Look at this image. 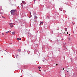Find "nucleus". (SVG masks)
Wrapping results in <instances>:
<instances>
[{
    "instance_id": "f257e3e1",
    "label": "nucleus",
    "mask_w": 77,
    "mask_h": 77,
    "mask_svg": "<svg viewBox=\"0 0 77 77\" xmlns=\"http://www.w3.org/2000/svg\"><path fill=\"white\" fill-rule=\"evenodd\" d=\"M16 11V10H12L11 11V14L12 15H16V14H15V11Z\"/></svg>"
},
{
    "instance_id": "f03ea898",
    "label": "nucleus",
    "mask_w": 77,
    "mask_h": 77,
    "mask_svg": "<svg viewBox=\"0 0 77 77\" xmlns=\"http://www.w3.org/2000/svg\"><path fill=\"white\" fill-rule=\"evenodd\" d=\"M28 6V5L27 4H25L24 5V8H26Z\"/></svg>"
},
{
    "instance_id": "7ed1b4c3",
    "label": "nucleus",
    "mask_w": 77,
    "mask_h": 77,
    "mask_svg": "<svg viewBox=\"0 0 77 77\" xmlns=\"http://www.w3.org/2000/svg\"><path fill=\"white\" fill-rule=\"evenodd\" d=\"M13 23H9V24L10 25V26H13L12 24H13Z\"/></svg>"
},
{
    "instance_id": "20e7f679",
    "label": "nucleus",
    "mask_w": 77,
    "mask_h": 77,
    "mask_svg": "<svg viewBox=\"0 0 77 77\" xmlns=\"http://www.w3.org/2000/svg\"><path fill=\"white\" fill-rule=\"evenodd\" d=\"M17 40H21V38H17Z\"/></svg>"
},
{
    "instance_id": "39448f33",
    "label": "nucleus",
    "mask_w": 77,
    "mask_h": 77,
    "mask_svg": "<svg viewBox=\"0 0 77 77\" xmlns=\"http://www.w3.org/2000/svg\"><path fill=\"white\" fill-rule=\"evenodd\" d=\"M22 2L23 4H26L25 2V1H22Z\"/></svg>"
},
{
    "instance_id": "423d86ee",
    "label": "nucleus",
    "mask_w": 77,
    "mask_h": 77,
    "mask_svg": "<svg viewBox=\"0 0 77 77\" xmlns=\"http://www.w3.org/2000/svg\"><path fill=\"white\" fill-rule=\"evenodd\" d=\"M21 51V49H18V52H20V51Z\"/></svg>"
},
{
    "instance_id": "0eeeda50",
    "label": "nucleus",
    "mask_w": 77,
    "mask_h": 77,
    "mask_svg": "<svg viewBox=\"0 0 77 77\" xmlns=\"http://www.w3.org/2000/svg\"><path fill=\"white\" fill-rule=\"evenodd\" d=\"M15 33V32H12V34L13 35H14Z\"/></svg>"
},
{
    "instance_id": "6e6552de",
    "label": "nucleus",
    "mask_w": 77,
    "mask_h": 77,
    "mask_svg": "<svg viewBox=\"0 0 77 77\" xmlns=\"http://www.w3.org/2000/svg\"><path fill=\"white\" fill-rule=\"evenodd\" d=\"M40 25H42L43 24V23L42 22H41V23L40 24Z\"/></svg>"
},
{
    "instance_id": "1a4fd4ad",
    "label": "nucleus",
    "mask_w": 77,
    "mask_h": 77,
    "mask_svg": "<svg viewBox=\"0 0 77 77\" xmlns=\"http://www.w3.org/2000/svg\"><path fill=\"white\" fill-rule=\"evenodd\" d=\"M34 18H35V19H36V18H37V17H36V16H34Z\"/></svg>"
},
{
    "instance_id": "9d476101",
    "label": "nucleus",
    "mask_w": 77,
    "mask_h": 77,
    "mask_svg": "<svg viewBox=\"0 0 77 77\" xmlns=\"http://www.w3.org/2000/svg\"><path fill=\"white\" fill-rule=\"evenodd\" d=\"M10 26L11 27V28H12V27H13V25H12V26Z\"/></svg>"
},
{
    "instance_id": "9b49d317",
    "label": "nucleus",
    "mask_w": 77,
    "mask_h": 77,
    "mask_svg": "<svg viewBox=\"0 0 77 77\" xmlns=\"http://www.w3.org/2000/svg\"><path fill=\"white\" fill-rule=\"evenodd\" d=\"M10 31H8L5 32L7 34Z\"/></svg>"
},
{
    "instance_id": "f8f14e48",
    "label": "nucleus",
    "mask_w": 77,
    "mask_h": 77,
    "mask_svg": "<svg viewBox=\"0 0 77 77\" xmlns=\"http://www.w3.org/2000/svg\"><path fill=\"white\" fill-rule=\"evenodd\" d=\"M65 30L66 31H67V29H66V28H65Z\"/></svg>"
},
{
    "instance_id": "ddd939ff",
    "label": "nucleus",
    "mask_w": 77,
    "mask_h": 77,
    "mask_svg": "<svg viewBox=\"0 0 77 77\" xmlns=\"http://www.w3.org/2000/svg\"><path fill=\"white\" fill-rule=\"evenodd\" d=\"M38 68L39 69H40L41 68V67H40V66L38 67Z\"/></svg>"
},
{
    "instance_id": "4468645a",
    "label": "nucleus",
    "mask_w": 77,
    "mask_h": 77,
    "mask_svg": "<svg viewBox=\"0 0 77 77\" xmlns=\"http://www.w3.org/2000/svg\"><path fill=\"white\" fill-rule=\"evenodd\" d=\"M6 51L5 50H4V51H3V52H5Z\"/></svg>"
},
{
    "instance_id": "2eb2a0df",
    "label": "nucleus",
    "mask_w": 77,
    "mask_h": 77,
    "mask_svg": "<svg viewBox=\"0 0 77 77\" xmlns=\"http://www.w3.org/2000/svg\"><path fill=\"white\" fill-rule=\"evenodd\" d=\"M64 34H65V35H66V33L65 32H64Z\"/></svg>"
},
{
    "instance_id": "dca6fc26",
    "label": "nucleus",
    "mask_w": 77,
    "mask_h": 77,
    "mask_svg": "<svg viewBox=\"0 0 77 77\" xmlns=\"http://www.w3.org/2000/svg\"><path fill=\"white\" fill-rule=\"evenodd\" d=\"M2 34L3 35H4V34L3 33H2Z\"/></svg>"
},
{
    "instance_id": "f3484780",
    "label": "nucleus",
    "mask_w": 77,
    "mask_h": 77,
    "mask_svg": "<svg viewBox=\"0 0 77 77\" xmlns=\"http://www.w3.org/2000/svg\"><path fill=\"white\" fill-rule=\"evenodd\" d=\"M75 23H73V25H74L75 24Z\"/></svg>"
},
{
    "instance_id": "a211bd4d",
    "label": "nucleus",
    "mask_w": 77,
    "mask_h": 77,
    "mask_svg": "<svg viewBox=\"0 0 77 77\" xmlns=\"http://www.w3.org/2000/svg\"><path fill=\"white\" fill-rule=\"evenodd\" d=\"M68 32H67V35L68 34Z\"/></svg>"
},
{
    "instance_id": "6ab92c4d",
    "label": "nucleus",
    "mask_w": 77,
    "mask_h": 77,
    "mask_svg": "<svg viewBox=\"0 0 77 77\" xmlns=\"http://www.w3.org/2000/svg\"><path fill=\"white\" fill-rule=\"evenodd\" d=\"M18 56V55H17V57Z\"/></svg>"
},
{
    "instance_id": "aec40b11",
    "label": "nucleus",
    "mask_w": 77,
    "mask_h": 77,
    "mask_svg": "<svg viewBox=\"0 0 77 77\" xmlns=\"http://www.w3.org/2000/svg\"><path fill=\"white\" fill-rule=\"evenodd\" d=\"M56 65L57 66V65H58V64H56Z\"/></svg>"
},
{
    "instance_id": "412c9836",
    "label": "nucleus",
    "mask_w": 77,
    "mask_h": 77,
    "mask_svg": "<svg viewBox=\"0 0 77 77\" xmlns=\"http://www.w3.org/2000/svg\"><path fill=\"white\" fill-rule=\"evenodd\" d=\"M21 6L22 5V3L21 4Z\"/></svg>"
},
{
    "instance_id": "4be33fe9",
    "label": "nucleus",
    "mask_w": 77,
    "mask_h": 77,
    "mask_svg": "<svg viewBox=\"0 0 77 77\" xmlns=\"http://www.w3.org/2000/svg\"><path fill=\"white\" fill-rule=\"evenodd\" d=\"M10 44L12 45V43H11V44Z\"/></svg>"
},
{
    "instance_id": "5701e85b",
    "label": "nucleus",
    "mask_w": 77,
    "mask_h": 77,
    "mask_svg": "<svg viewBox=\"0 0 77 77\" xmlns=\"http://www.w3.org/2000/svg\"><path fill=\"white\" fill-rule=\"evenodd\" d=\"M2 17L3 18H4V17H3L2 16Z\"/></svg>"
},
{
    "instance_id": "b1692460",
    "label": "nucleus",
    "mask_w": 77,
    "mask_h": 77,
    "mask_svg": "<svg viewBox=\"0 0 77 77\" xmlns=\"http://www.w3.org/2000/svg\"><path fill=\"white\" fill-rule=\"evenodd\" d=\"M34 1H35V0H34Z\"/></svg>"
},
{
    "instance_id": "393cba45",
    "label": "nucleus",
    "mask_w": 77,
    "mask_h": 77,
    "mask_svg": "<svg viewBox=\"0 0 77 77\" xmlns=\"http://www.w3.org/2000/svg\"><path fill=\"white\" fill-rule=\"evenodd\" d=\"M63 70H64V68H63Z\"/></svg>"
},
{
    "instance_id": "a878e982",
    "label": "nucleus",
    "mask_w": 77,
    "mask_h": 77,
    "mask_svg": "<svg viewBox=\"0 0 77 77\" xmlns=\"http://www.w3.org/2000/svg\"><path fill=\"white\" fill-rule=\"evenodd\" d=\"M39 70V71H41V70Z\"/></svg>"
},
{
    "instance_id": "bb28decb",
    "label": "nucleus",
    "mask_w": 77,
    "mask_h": 77,
    "mask_svg": "<svg viewBox=\"0 0 77 77\" xmlns=\"http://www.w3.org/2000/svg\"><path fill=\"white\" fill-rule=\"evenodd\" d=\"M36 21L35 20V22Z\"/></svg>"
},
{
    "instance_id": "cd10ccee",
    "label": "nucleus",
    "mask_w": 77,
    "mask_h": 77,
    "mask_svg": "<svg viewBox=\"0 0 77 77\" xmlns=\"http://www.w3.org/2000/svg\"><path fill=\"white\" fill-rule=\"evenodd\" d=\"M69 35H70V34H69Z\"/></svg>"
}]
</instances>
